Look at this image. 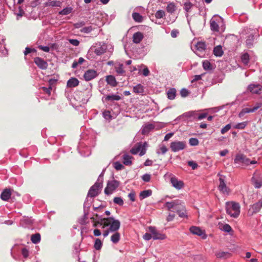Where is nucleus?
Instances as JSON below:
<instances>
[{
    "label": "nucleus",
    "mask_w": 262,
    "mask_h": 262,
    "mask_svg": "<svg viewBox=\"0 0 262 262\" xmlns=\"http://www.w3.org/2000/svg\"><path fill=\"white\" fill-rule=\"evenodd\" d=\"M99 226L103 229L108 227L104 230L103 233L104 237L108 236L110 232H115L111 237V241L114 244H117L120 239V234L116 232L120 227V222L118 220H115L113 217H109L101 219L100 220L95 221L93 226L96 227Z\"/></svg>",
    "instance_id": "1"
},
{
    "label": "nucleus",
    "mask_w": 262,
    "mask_h": 262,
    "mask_svg": "<svg viewBox=\"0 0 262 262\" xmlns=\"http://www.w3.org/2000/svg\"><path fill=\"white\" fill-rule=\"evenodd\" d=\"M226 205V210L228 214L233 218H237L241 212V206L238 203L230 201L227 202Z\"/></svg>",
    "instance_id": "2"
},
{
    "label": "nucleus",
    "mask_w": 262,
    "mask_h": 262,
    "mask_svg": "<svg viewBox=\"0 0 262 262\" xmlns=\"http://www.w3.org/2000/svg\"><path fill=\"white\" fill-rule=\"evenodd\" d=\"M165 206L169 211H176L177 213L178 210H181L184 207L182 202L179 200L167 202L165 203Z\"/></svg>",
    "instance_id": "3"
},
{
    "label": "nucleus",
    "mask_w": 262,
    "mask_h": 262,
    "mask_svg": "<svg viewBox=\"0 0 262 262\" xmlns=\"http://www.w3.org/2000/svg\"><path fill=\"white\" fill-rule=\"evenodd\" d=\"M147 145L146 142H139L130 149V152L133 155L139 154L140 156H142L146 153Z\"/></svg>",
    "instance_id": "4"
},
{
    "label": "nucleus",
    "mask_w": 262,
    "mask_h": 262,
    "mask_svg": "<svg viewBox=\"0 0 262 262\" xmlns=\"http://www.w3.org/2000/svg\"><path fill=\"white\" fill-rule=\"evenodd\" d=\"M102 187V184L101 182H96L90 189L87 198H94L97 196Z\"/></svg>",
    "instance_id": "5"
},
{
    "label": "nucleus",
    "mask_w": 262,
    "mask_h": 262,
    "mask_svg": "<svg viewBox=\"0 0 262 262\" xmlns=\"http://www.w3.org/2000/svg\"><path fill=\"white\" fill-rule=\"evenodd\" d=\"M119 185V182L116 180L108 181L104 189L105 194L106 195L112 194L118 187Z\"/></svg>",
    "instance_id": "6"
},
{
    "label": "nucleus",
    "mask_w": 262,
    "mask_h": 262,
    "mask_svg": "<svg viewBox=\"0 0 262 262\" xmlns=\"http://www.w3.org/2000/svg\"><path fill=\"white\" fill-rule=\"evenodd\" d=\"M107 49V45L104 42L96 43L93 47L94 53L98 56H100L106 52Z\"/></svg>",
    "instance_id": "7"
},
{
    "label": "nucleus",
    "mask_w": 262,
    "mask_h": 262,
    "mask_svg": "<svg viewBox=\"0 0 262 262\" xmlns=\"http://www.w3.org/2000/svg\"><path fill=\"white\" fill-rule=\"evenodd\" d=\"M186 147L185 141H175L171 142L170 147L173 152H177L185 149Z\"/></svg>",
    "instance_id": "8"
},
{
    "label": "nucleus",
    "mask_w": 262,
    "mask_h": 262,
    "mask_svg": "<svg viewBox=\"0 0 262 262\" xmlns=\"http://www.w3.org/2000/svg\"><path fill=\"white\" fill-rule=\"evenodd\" d=\"M251 182L255 188H260L262 187V174L259 172H255L251 178Z\"/></svg>",
    "instance_id": "9"
},
{
    "label": "nucleus",
    "mask_w": 262,
    "mask_h": 262,
    "mask_svg": "<svg viewBox=\"0 0 262 262\" xmlns=\"http://www.w3.org/2000/svg\"><path fill=\"white\" fill-rule=\"evenodd\" d=\"M222 22L220 17L214 16L210 20V26L211 31L213 32L219 31V24Z\"/></svg>",
    "instance_id": "10"
},
{
    "label": "nucleus",
    "mask_w": 262,
    "mask_h": 262,
    "mask_svg": "<svg viewBox=\"0 0 262 262\" xmlns=\"http://www.w3.org/2000/svg\"><path fill=\"white\" fill-rule=\"evenodd\" d=\"M262 208V198L259 200L258 202L253 204L251 206L248 212V214L250 216L253 215L254 214H255L260 211L261 208Z\"/></svg>",
    "instance_id": "11"
},
{
    "label": "nucleus",
    "mask_w": 262,
    "mask_h": 262,
    "mask_svg": "<svg viewBox=\"0 0 262 262\" xmlns=\"http://www.w3.org/2000/svg\"><path fill=\"white\" fill-rule=\"evenodd\" d=\"M189 230L192 234L198 235L203 239H206L207 237L205 230H202L199 227L192 226L190 228Z\"/></svg>",
    "instance_id": "12"
},
{
    "label": "nucleus",
    "mask_w": 262,
    "mask_h": 262,
    "mask_svg": "<svg viewBox=\"0 0 262 262\" xmlns=\"http://www.w3.org/2000/svg\"><path fill=\"white\" fill-rule=\"evenodd\" d=\"M149 231L151 233L152 238L154 240L156 239H164L166 238V235L158 232L155 227L150 226L149 227Z\"/></svg>",
    "instance_id": "13"
},
{
    "label": "nucleus",
    "mask_w": 262,
    "mask_h": 262,
    "mask_svg": "<svg viewBox=\"0 0 262 262\" xmlns=\"http://www.w3.org/2000/svg\"><path fill=\"white\" fill-rule=\"evenodd\" d=\"M248 90L252 94H260L262 93V85L250 84L248 86Z\"/></svg>",
    "instance_id": "14"
},
{
    "label": "nucleus",
    "mask_w": 262,
    "mask_h": 262,
    "mask_svg": "<svg viewBox=\"0 0 262 262\" xmlns=\"http://www.w3.org/2000/svg\"><path fill=\"white\" fill-rule=\"evenodd\" d=\"M171 176L170 178V183L172 186L176 188L177 189L180 190L184 187V183L182 181L179 180L176 177L172 176V174H170Z\"/></svg>",
    "instance_id": "15"
},
{
    "label": "nucleus",
    "mask_w": 262,
    "mask_h": 262,
    "mask_svg": "<svg viewBox=\"0 0 262 262\" xmlns=\"http://www.w3.org/2000/svg\"><path fill=\"white\" fill-rule=\"evenodd\" d=\"M250 159L243 154H237L234 159L235 163H242L245 165H249Z\"/></svg>",
    "instance_id": "16"
},
{
    "label": "nucleus",
    "mask_w": 262,
    "mask_h": 262,
    "mask_svg": "<svg viewBox=\"0 0 262 262\" xmlns=\"http://www.w3.org/2000/svg\"><path fill=\"white\" fill-rule=\"evenodd\" d=\"M220 185L219 186V190L223 194L229 195L230 189L226 186V184L223 179L220 178L219 179Z\"/></svg>",
    "instance_id": "17"
},
{
    "label": "nucleus",
    "mask_w": 262,
    "mask_h": 262,
    "mask_svg": "<svg viewBox=\"0 0 262 262\" xmlns=\"http://www.w3.org/2000/svg\"><path fill=\"white\" fill-rule=\"evenodd\" d=\"M98 76L96 71L94 70H88L84 74L83 77L86 81L91 80Z\"/></svg>",
    "instance_id": "18"
},
{
    "label": "nucleus",
    "mask_w": 262,
    "mask_h": 262,
    "mask_svg": "<svg viewBox=\"0 0 262 262\" xmlns=\"http://www.w3.org/2000/svg\"><path fill=\"white\" fill-rule=\"evenodd\" d=\"M34 62L40 69L46 70L48 68V63L40 57H36L34 58Z\"/></svg>",
    "instance_id": "19"
},
{
    "label": "nucleus",
    "mask_w": 262,
    "mask_h": 262,
    "mask_svg": "<svg viewBox=\"0 0 262 262\" xmlns=\"http://www.w3.org/2000/svg\"><path fill=\"white\" fill-rule=\"evenodd\" d=\"M143 38V34L140 32H137L134 34L133 39L135 43H140Z\"/></svg>",
    "instance_id": "20"
},
{
    "label": "nucleus",
    "mask_w": 262,
    "mask_h": 262,
    "mask_svg": "<svg viewBox=\"0 0 262 262\" xmlns=\"http://www.w3.org/2000/svg\"><path fill=\"white\" fill-rule=\"evenodd\" d=\"M11 192L10 189H5L1 193V198L4 201H8L11 197Z\"/></svg>",
    "instance_id": "21"
},
{
    "label": "nucleus",
    "mask_w": 262,
    "mask_h": 262,
    "mask_svg": "<svg viewBox=\"0 0 262 262\" xmlns=\"http://www.w3.org/2000/svg\"><path fill=\"white\" fill-rule=\"evenodd\" d=\"M255 33V30L253 31L250 34V35H249L248 36V38L246 39V43L247 46L248 48H251L253 45L254 39V36Z\"/></svg>",
    "instance_id": "22"
},
{
    "label": "nucleus",
    "mask_w": 262,
    "mask_h": 262,
    "mask_svg": "<svg viewBox=\"0 0 262 262\" xmlns=\"http://www.w3.org/2000/svg\"><path fill=\"white\" fill-rule=\"evenodd\" d=\"M106 81L108 84L112 86H116L117 85V81L115 77L113 75H108L106 77Z\"/></svg>",
    "instance_id": "23"
},
{
    "label": "nucleus",
    "mask_w": 262,
    "mask_h": 262,
    "mask_svg": "<svg viewBox=\"0 0 262 262\" xmlns=\"http://www.w3.org/2000/svg\"><path fill=\"white\" fill-rule=\"evenodd\" d=\"M133 92L136 94L143 95L144 92V87L141 84H138L133 87Z\"/></svg>",
    "instance_id": "24"
},
{
    "label": "nucleus",
    "mask_w": 262,
    "mask_h": 262,
    "mask_svg": "<svg viewBox=\"0 0 262 262\" xmlns=\"http://www.w3.org/2000/svg\"><path fill=\"white\" fill-rule=\"evenodd\" d=\"M67 86L69 88H73L79 84V81L76 78H71L67 82Z\"/></svg>",
    "instance_id": "25"
},
{
    "label": "nucleus",
    "mask_w": 262,
    "mask_h": 262,
    "mask_svg": "<svg viewBox=\"0 0 262 262\" xmlns=\"http://www.w3.org/2000/svg\"><path fill=\"white\" fill-rule=\"evenodd\" d=\"M224 53L222 47L221 45L217 46L214 48L213 54L215 56L221 57Z\"/></svg>",
    "instance_id": "26"
},
{
    "label": "nucleus",
    "mask_w": 262,
    "mask_h": 262,
    "mask_svg": "<svg viewBox=\"0 0 262 262\" xmlns=\"http://www.w3.org/2000/svg\"><path fill=\"white\" fill-rule=\"evenodd\" d=\"M152 194V191L150 189L143 190L141 191L139 194L140 200H143L147 197L150 196Z\"/></svg>",
    "instance_id": "27"
},
{
    "label": "nucleus",
    "mask_w": 262,
    "mask_h": 262,
    "mask_svg": "<svg viewBox=\"0 0 262 262\" xmlns=\"http://www.w3.org/2000/svg\"><path fill=\"white\" fill-rule=\"evenodd\" d=\"M262 105V104L260 103H257L253 108H244L243 110L244 111L245 114L253 113L257 110L259 108H260Z\"/></svg>",
    "instance_id": "28"
},
{
    "label": "nucleus",
    "mask_w": 262,
    "mask_h": 262,
    "mask_svg": "<svg viewBox=\"0 0 262 262\" xmlns=\"http://www.w3.org/2000/svg\"><path fill=\"white\" fill-rule=\"evenodd\" d=\"M198 113L196 111H190L184 113L183 115V117H186L187 118H191L192 119H195L197 118Z\"/></svg>",
    "instance_id": "29"
},
{
    "label": "nucleus",
    "mask_w": 262,
    "mask_h": 262,
    "mask_svg": "<svg viewBox=\"0 0 262 262\" xmlns=\"http://www.w3.org/2000/svg\"><path fill=\"white\" fill-rule=\"evenodd\" d=\"M215 256L219 258H226L230 255L229 253L222 251H218L215 252Z\"/></svg>",
    "instance_id": "30"
},
{
    "label": "nucleus",
    "mask_w": 262,
    "mask_h": 262,
    "mask_svg": "<svg viewBox=\"0 0 262 262\" xmlns=\"http://www.w3.org/2000/svg\"><path fill=\"white\" fill-rule=\"evenodd\" d=\"M132 17L133 19L137 23H141L143 20V16L139 13L134 12L132 14Z\"/></svg>",
    "instance_id": "31"
},
{
    "label": "nucleus",
    "mask_w": 262,
    "mask_h": 262,
    "mask_svg": "<svg viewBox=\"0 0 262 262\" xmlns=\"http://www.w3.org/2000/svg\"><path fill=\"white\" fill-rule=\"evenodd\" d=\"M176 95V90L174 88L170 89L167 92V98L170 100H173L175 98Z\"/></svg>",
    "instance_id": "32"
},
{
    "label": "nucleus",
    "mask_w": 262,
    "mask_h": 262,
    "mask_svg": "<svg viewBox=\"0 0 262 262\" xmlns=\"http://www.w3.org/2000/svg\"><path fill=\"white\" fill-rule=\"evenodd\" d=\"M41 239L40 235L39 233H35L32 234L31 236V242L35 244H38L40 242Z\"/></svg>",
    "instance_id": "33"
},
{
    "label": "nucleus",
    "mask_w": 262,
    "mask_h": 262,
    "mask_svg": "<svg viewBox=\"0 0 262 262\" xmlns=\"http://www.w3.org/2000/svg\"><path fill=\"white\" fill-rule=\"evenodd\" d=\"M132 157L125 154L123 156V163L125 165H130L132 164Z\"/></svg>",
    "instance_id": "34"
},
{
    "label": "nucleus",
    "mask_w": 262,
    "mask_h": 262,
    "mask_svg": "<svg viewBox=\"0 0 262 262\" xmlns=\"http://www.w3.org/2000/svg\"><path fill=\"white\" fill-rule=\"evenodd\" d=\"M203 68L205 70L211 71L213 69V66L208 60H205L202 63Z\"/></svg>",
    "instance_id": "35"
},
{
    "label": "nucleus",
    "mask_w": 262,
    "mask_h": 262,
    "mask_svg": "<svg viewBox=\"0 0 262 262\" xmlns=\"http://www.w3.org/2000/svg\"><path fill=\"white\" fill-rule=\"evenodd\" d=\"M154 128V126L151 124H147L143 126L142 128V133L144 135L148 133L151 129Z\"/></svg>",
    "instance_id": "36"
},
{
    "label": "nucleus",
    "mask_w": 262,
    "mask_h": 262,
    "mask_svg": "<svg viewBox=\"0 0 262 262\" xmlns=\"http://www.w3.org/2000/svg\"><path fill=\"white\" fill-rule=\"evenodd\" d=\"M121 99V97L117 95L113 94L111 95H107L105 97V100L113 101L115 100L118 101Z\"/></svg>",
    "instance_id": "37"
},
{
    "label": "nucleus",
    "mask_w": 262,
    "mask_h": 262,
    "mask_svg": "<svg viewBox=\"0 0 262 262\" xmlns=\"http://www.w3.org/2000/svg\"><path fill=\"white\" fill-rule=\"evenodd\" d=\"M116 72L119 75H123L125 73V71L123 69V65L122 63H119L116 65L115 67Z\"/></svg>",
    "instance_id": "38"
},
{
    "label": "nucleus",
    "mask_w": 262,
    "mask_h": 262,
    "mask_svg": "<svg viewBox=\"0 0 262 262\" xmlns=\"http://www.w3.org/2000/svg\"><path fill=\"white\" fill-rule=\"evenodd\" d=\"M73 8L71 7H67L59 12L60 15H66L71 13Z\"/></svg>",
    "instance_id": "39"
},
{
    "label": "nucleus",
    "mask_w": 262,
    "mask_h": 262,
    "mask_svg": "<svg viewBox=\"0 0 262 262\" xmlns=\"http://www.w3.org/2000/svg\"><path fill=\"white\" fill-rule=\"evenodd\" d=\"M176 5L172 3H169L166 7L167 11L170 13H173L176 11Z\"/></svg>",
    "instance_id": "40"
},
{
    "label": "nucleus",
    "mask_w": 262,
    "mask_h": 262,
    "mask_svg": "<svg viewBox=\"0 0 262 262\" xmlns=\"http://www.w3.org/2000/svg\"><path fill=\"white\" fill-rule=\"evenodd\" d=\"M196 48L200 51H204L206 49V44L204 42L199 41L195 45Z\"/></svg>",
    "instance_id": "41"
},
{
    "label": "nucleus",
    "mask_w": 262,
    "mask_h": 262,
    "mask_svg": "<svg viewBox=\"0 0 262 262\" xmlns=\"http://www.w3.org/2000/svg\"><path fill=\"white\" fill-rule=\"evenodd\" d=\"M247 125V122H242L240 123H238L234 125H233V128L235 129H242L245 128V127Z\"/></svg>",
    "instance_id": "42"
},
{
    "label": "nucleus",
    "mask_w": 262,
    "mask_h": 262,
    "mask_svg": "<svg viewBox=\"0 0 262 262\" xmlns=\"http://www.w3.org/2000/svg\"><path fill=\"white\" fill-rule=\"evenodd\" d=\"M177 213L180 217L187 218V215L185 206L181 209V210H178Z\"/></svg>",
    "instance_id": "43"
},
{
    "label": "nucleus",
    "mask_w": 262,
    "mask_h": 262,
    "mask_svg": "<svg viewBox=\"0 0 262 262\" xmlns=\"http://www.w3.org/2000/svg\"><path fill=\"white\" fill-rule=\"evenodd\" d=\"M241 60L243 63L247 65L249 63V54L247 53L243 54L241 56Z\"/></svg>",
    "instance_id": "44"
},
{
    "label": "nucleus",
    "mask_w": 262,
    "mask_h": 262,
    "mask_svg": "<svg viewBox=\"0 0 262 262\" xmlns=\"http://www.w3.org/2000/svg\"><path fill=\"white\" fill-rule=\"evenodd\" d=\"M193 7V4L189 2H187L184 3V9L188 13L190 12L191 9Z\"/></svg>",
    "instance_id": "45"
},
{
    "label": "nucleus",
    "mask_w": 262,
    "mask_h": 262,
    "mask_svg": "<svg viewBox=\"0 0 262 262\" xmlns=\"http://www.w3.org/2000/svg\"><path fill=\"white\" fill-rule=\"evenodd\" d=\"M102 246V243L101 241V240L99 238H97L95 240V244H94V248L96 250H100Z\"/></svg>",
    "instance_id": "46"
},
{
    "label": "nucleus",
    "mask_w": 262,
    "mask_h": 262,
    "mask_svg": "<svg viewBox=\"0 0 262 262\" xmlns=\"http://www.w3.org/2000/svg\"><path fill=\"white\" fill-rule=\"evenodd\" d=\"M221 229L223 231L228 232V233L232 231V228H231V226L229 224H227L223 225L221 227Z\"/></svg>",
    "instance_id": "47"
},
{
    "label": "nucleus",
    "mask_w": 262,
    "mask_h": 262,
    "mask_svg": "<svg viewBox=\"0 0 262 262\" xmlns=\"http://www.w3.org/2000/svg\"><path fill=\"white\" fill-rule=\"evenodd\" d=\"M113 202L115 204L120 206H122L124 204L123 200L121 197H115L113 199Z\"/></svg>",
    "instance_id": "48"
},
{
    "label": "nucleus",
    "mask_w": 262,
    "mask_h": 262,
    "mask_svg": "<svg viewBox=\"0 0 262 262\" xmlns=\"http://www.w3.org/2000/svg\"><path fill=\"white\" fill-rule=\"evenodd\" d=\"M199 143L198 139L195 138H191L189 140V143L191 146H196Z\"/></svg>",
    "instance_id": "49"
},
{
    "label": "nucleus",
    "mask_w": 262,
    "mask_h": 262,
    "mask_svg": "<svg viewBox=\"0 0 262 262\" xmlns=\"http://www.w3.org/2000/svg\"><path fill=\"white\" fill-rule=\"evenodd\" d=\"M159 150H160V151L159 150L157 151V154L158 155H159L160 154L164 155L167 152L168 149L165 145H162L160 146Z\"/></svg>",
    "instance_id": "50"
},
{
    "label": "nucleus",
    "mask_w": 262,
    "mask_h": 262,
    "mask_svg": "<svg viewBox=\"0 0 262 262\" xmlns=\"http://www.w3.org/2000/svg\"><path fill=\"white\" fill-rule=\"evenodd\" d=\"M165 15V12L163 10H158L155 13V17L157 18H163Z\"/></svg>",
    "instance_id": "51"
},
{
    "label": "nucleus",
    "mask_w": 262,
    "mask_h": 262,
    "mask_svg": "<svg viewBox=\"0 0 262 262\" xmlns=\"http://www.w3.org/2000/svg\"><path fill=\"white\" fill-rule=\"evenodd\" d=\"M231 128V126L230 124H227L223 128L221 129V133L222 134H224L229 131Z\"/></svg>",
    "instance_id": "52"
},
{
    "label": "nucleus",
    "mask_w": 262,
    "mask_h": 262,
    "mask_svg": "<svg viewBox=\"0 0 262 262\" xmlns=\"http://www.w3.org/2000/svg\"><path fill=\"white\" fill-rule=\"evenodd\" d=\"M114 168L117 170H121L124 167L123 165L119 162H116L114 163Z\"/></svg>",
    "instance_id": "53"
},
{
    "label": "nucleus",
    "mask_w": 262,
    "mask_h": 262,
    "mask_svg": "<svg viewBox=\"0 0 262 262\" xmlns=\"http://www.w3.org/2000/svg\"><path fill=\"white\" fill-rule=\"evenodd\" d=\"M61 5V2L59 1H53L51 2L50 5L53 7H60Z\"/></svg>",
    "instance_id": "54"
},
{
    "label": "nucleus",
    "mask_w": 262,
    "mask_h": 262,
    "mask_svg": "<svg viewBox=\"0 0 262 262\" xmlns=\"http://www.w3.org/2000/svg\"><path fill=\"white\" fill-rule=\"evenodd\" d=\"M151 178V176L149 174L145 173L143 174L142 177V180L146 182H148L150 181Z\"/></svg>",
    "instance_id": "55"
},
{
    "label": "nucleus",
    "mask_w": 262,
    "mask_h": 262,
    "mask_svg": "<svg viewBox=\"0 0 262 262\" xmlns=\"http://www.w3.org/2000/svg\"><path fill=\"white\" fill-rule=\"evenodd\" d=\"M188 164L189 166L191 167L192 169L193 170L196 169L198 166V164L193 161H188Z\"/></svg>",
    "instance_id": "56"
},
{
    "label": "nucleus",
    "mask_w": 262,
    "mask_h": 262,
    "mask_svg": "<svg viewBox=\"0 0 262 262\" xmlns=\"http://www.w3.org/2000/svg\"><path fill=\"white\" fill-rule=\"evenodd\" d=\"M69 42L74 46H78L79 45V41L76 39H70Z\"/></svg>",
    "instance_id": "57"
},
{
    "label": "nucleus",
    "mask_w": 262,
    "mask_h": 262,
    "mask_svg": "<svg viewBox=\"0 0 262 262\" xmlns=\"http://www.w3.org/2000/svg\"><path fill=\"white\" fill-rule=\"evenodd\" d=\"M21 253L24 257L25 258H27L29 256V251L26 248L22 249Z\"/></svg>",
    "instance_id": "58"
},
{
    "label": "nucleus",
    "mask_w": 262,
    "mask_h": 262,
    "mask_svg": "<svg viewBox=\"0 0 262 262\" xmlns=\"http://www.w3.org/2000/svg\"><path fill=\"white\" fill-rule=\"evenodd\" d=\"M135 192H131L128 194V197L132 202L135 201Z\"/></svg>",
    "instance_id": "59"
},
{
    "label": "nucleus",
    "mask_w": 262,
    "mask_h": 262,
    "mask_svg": "<svg viewBox=\"0 0 262 262\" xmlns=\"http://www.w3.org/2000/svg\"><path fill=\"white\" fill-rule=\"evenodd\" d=\"M151 238H152V234L150 232V233H146L144 235H143V238L146 240V241H149L150 240Z\"/></svg>",
    "instance_id": "60"
},
{
    "label": "nucleus",
    "mask_w": 262,
    "mask_h": 262,
    "mask_svg": "<svg viewBox=\"0 0 262 262\" xmlns=\"http://www.w3.org/2000/svg\"><path fill=\"white\" fill-rule=\"evenodd\" d=\"M92 30H93L92 27L91 26H90V27L83 28L82 29V32L88 33H90V32H91L92 31Z\"/></svg>",
    "instance_id": "61"
},
{
    "label": "nucleus",
    "mask_w": 262,
    "mask_h": 262,
    "mask_svg": "<svg viewBox=\"0 0 262 262\" xmlns=\"http://www.w3.org/2000/svg\"><path fill=\"white\" fill-rule=\"evenodd\" d=\"M38 48L44 52H49L50 51V48L48 46H38Z\"/></svg>",
    "instance_id": "62"
},
{
    "label": "nucleus",
    "mask_w": 262,
    "mask_h": 262,
    "mask_svg": "<svg viewBox=\"0 0 262 262\" xmlns=\"http://www.w3.org/2000/svg\"><path fill=\"white\" fill-rule=\"evenodd\" d=\"M181 95L184 97H186L188 95V91L187 89H183L181 91Z\"/></svg>",
    "instance_id": "63"
},
{
    "label": "nucleus",
    "mask_w": 262,
    "mask_h": 262,
    "mask_svg": "<svg viewBox=\"0 0 262 262\" xmlns=\"http://www.w3.org/2000/svg\"><path fill=\"white\" fill-rule=\"evenodd\" d=\"M103 117L106 119H110L111 117V115H110V112L109 111H105L104 112H103Z\"/></svg>",
    "instance_id": "64"
}]
</instances>
